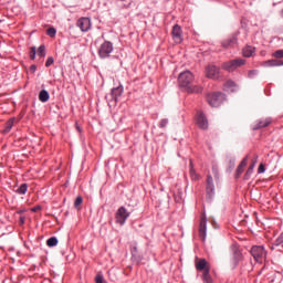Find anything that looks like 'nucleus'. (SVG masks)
Instances as JSON below:
<instances>
[{
    "mask_svg": "<svg viewBox=\"0 0 283 283\" xmlns=\"http://www.w3.org/2000/svg\"><path fill=\"white\" fill-rule=\"evenodd\" d=\"M193 73L185 71L179 74L178 82L180 87H184L188 94H202V86L191 85L193 83Z\"/></svg>",
    "mask_w": 283,
    "mask_h": 283,
    "instance_id": "f257e3e1",
    "label": "nucleus"
},
{
    "mask_svg": "<svg viewBox=\"0 0 283 283\" xmlns=\"http://www.w3.org/2000/svg\"><path fill=\"white\" fill-rule=\"evenodd\" d=\"M224 101H227V96L220 92L209 93L207 95V102L211 107H220Z\"/></svg>",
    "mask_w": 283,
    "mask_h": 283,
    "instance_id": "f03ea898",
    "label": "nucleus"
},
{
    "mask_svg": "<svg viewBox=\"0 0 283 283\" xmlns=\"http://www.w3.org/2000/svg\"><path fill=\"white\" fill-rule=\"evenodd\" d=\"M242 65H247V60L244 59H235L222 64V70L227 72H235L238 67H242Z\"/></svg>",
    "mask_w": 283,
    "mask_h": 283,
    "instance_id": "7ed1b4c3",
    "label": "nucleus"
},
{
    "mask_svg": "<svg viewBox=\"0 0 283 283\" xmlns=\"http://www.w3.org/2000/svg\"><path fill=\"white\" fill-rule=\"evenodd\" d=\"M232 256L230 259V264L232 269H235L240 262L243 260L242 250H240V247L233 244L231 245Z\"/></svg>",
    "mask_w": 283,
    "mask_h": 283,
    "instance_id": "20e7f679",
    "label": "nucleus"
},
{
    "mask_svg": "<svg viewBox=\"0 0 283 283\" xmlns=\"http://www.w3.org/2000/svg\"><path fill=\"white\" fill-rule=\"evenodd\" d=\"M112 52H114V44L109 41H105L98 49V56L101 59H109V54H112Z\"/></svg>",
    "mask_w": 283,
    "mask_h": 283,
    "instance_id": "39448f33",
    "label": "nucleus"
},
{
    "mask_svg": "<svg viewBox=\"0 0 283 283\" xmlns=\"http://www.w3.org/2000/svg\"><path fill=\"white\" fill-rule=\"evenodd\" d=\"M130 213L127 211L126 207H119L115 213V220L117 224H120V227H123V224H125V222H127V218H129Z\"/></svg>",
    "mask_w": 283,
    "mask_h": 283,
    "instance_id": "423d86ee",
    "label": "nucleus"
},
{
    "mask_svg": "<svg viewBox=\"0 0 283 283\" xmlns=\"http://www.w3.org/2000/svg\"><path fill=\"white\" fill-rule=\"evenodd\" d=\"M250 253L255 260V262H262V260L266 258V250H264L263 245L252 247Z\"/></svg>",
    "mask_w": 283,
    "mask_h": 283,
    "instance_id": "0eeeda50",
    "label": "nucleus"
},
{
    "mask_svg": "<svg viewBox=\"0 0 283 283\" xmlns=\"http://www.w3.org/2000/svg\"><path fill=\"white\" fill-rule=\"evenodd\" d=\"M196 123L199 129H209V119L201 111L197 112Z\"/></svg>",
    "mask_w": 283,
    "mask_h": 283,
    "instance_id": "6e6552de",
    "label": "nucleus"
},
{
    "mask_svg": "<svg viewBox=\"0 0 283 283\" xmlns=\"http://www.w3.org/2000/svg\"><path fill=\"white\" fill-rule=\"evenodd\" d=\"M199 237L205 242L207 240V214L201 213L200 224H199Z\"/></svg>",
    "mask_w": 283,
    "mask_h": 283,
    "instance_id": "1a4fd4ad",
    "label": "nucleus"
},
{
    "mask_svg": "<svg viewBox=\"0 0 283 283\" xmlns=\"http://www.w3.org/2000/svg\"><path fill=\"white\" fill-rule=\"evenodd\" d=\"M76 25L80 28L81 32H90L92 28V20L90 18H80Z\"/></svg>",
    "mask_w": 283,
    "mask_h": 283,
    "instance_id": "9d476101",
    "label": "nucleus"
},
{
    "mask_svg": "<svg viewBox=\"0 0 283 283\" xmlns=\"http://www.w3.org/2000/svg\"><path fill=\"white\" fill-rule=\"evenodd\" d=\"M221 45L224 48V50H231V48H235V45H238V33H233L230 38L223 40Z\"/></svg>",
    "mask_w": 283,
    "mask_h": 283,
    "instance_id": "9b49d317",
    "label": "nucleus"
},
{
    "mask_svg": "<svg viewBox=\"0 0 283 283\" xmlns=\"http://www.w3.org/2000/svg\"><path fill=\"white\" fill-rule=\"evenodd\" d=\"M171 34L175 43L180 44L182 42V28L180 25L175 24Z\"/></svg>",
    "mask_w": 283,
    "mask_h": 283,
    "instance_id": "f8f14e48",
    "label": "nucleus"
},
{
    "mask_svg": "<svg viewBox=\"0 0 283 283\" xmlns=\"http://www.w3.org/2000/svg\"><path fill=\"white\" fill-rule=\"evenodd\" d=\"M206 76L207 78H218L220 76V69L216 65H208L206 67Z\"/></svg>",
    "mask_w": 283,
    "mask_h": 283,
    "instance_id": "ddd939ff",
    "label": "nucleus"
},
{
    "mask_svg": "<svg viewBox=\"0 0 283 283\" xmlns=\"http://www.w3.org/2000/svg\"><path fill=\"white\" fill-rule=\"evenodd\" d=\"M195 266L198 271H203V273L207 272V269L211 271V265L207 262V259L196 260Z\"/></svg>",
    "mask_w": 283,
    "mask_h": 283,
    "instance_id": "4468645a",
    "label": "nucleus"
},
{
    "mask_svg": "<svg viewBox=\"0 0 283 283\" xmlns=\"http://www.w3.org/2000/svg\"><path fill=\"white\" fill-rule=\"evenodd\" d=\"M208 198H213L216 187L213 186V177L211 175L207 176V187H206Z\"/></svg>",
    "mask_w": 283,
    "mask_h": 283,
    "instance_id": "2eb2a0df",
    "label": "nucleus"
},
{
    "mask_svg": "<svg viewBox=\"0 0 283 283\" xmlns=\"http://www.w3.org/2000/svg\"><path fill=\"white\" fill-rule=\"evenodd\" d=\"M123 92H124L123 85H119L112 90L111 96L115 103H117L118 98L123 96Z\"/></svg>",
    "mask_w": 283,
    "mask_h": 283,
    "instance_id": "dca6fc26",
    "label": "nucleus"
},
{
    "mask_svg": "<svg viewBox=\"0 0 283 283\" xmlns=\"http://www.w3.org/2000/svg\"><path fill=\"white\" fill-rule=\"evenodd\" d=\"M271 125V118H265V119H259L256 123L253 125V129H262L264 127H269Z\"/></svg>",
    "mask_w": 283,
    "mask_h": 283,
    "instance_id": "f3484780",
    "label": "nucleus"
},
{
    "mask_svg": "<svg viewBox=\"0 0 283 283\" xmlns=\"http://www.w3.org/2000/svg\"><path fill=\"white\" fill-rule=\"evenodd\" d=\"M263 67H281L283 65L282 60H268L262 63Z\"/></svg>",
    "mask_w": 283,
    "mask_h": 283,
    "instance_id": "a211bd4d",
    "label": "nucleus"
},
{
    "mask_svg": "<svg viewBox=\"0 0 283 283\" xmlns=\"http://www.w3.org/2000/svg\"><path fill=\"white\" fill-rule=\"evenodd\" d=\"M19 123V120H17V117H11L6 124H4V129H3V134H10V132L12 130V127H14V124Z\"/></svg>",
    "mask_w": 283,
    "mask_h": 283,
    "instance_id": "6ab92c4d",
    "label": "nucleus"
},
{
    "mask_svg": "<svg viewBox=\"0 0 283 283\" xmlns=\"http://www.w3.org/2000/svg\"><path fill=\"white\" fill-rule=\"evenodd\" d=\"M243 56H245V59H251V56H253V54H255V48L248 45L243 48L242 51Z\"/></svg>",
    "mask_w": 283,
    "mask_h": 283,
    "instance_id": "aec40b11",
    "label": "nucleus"
},
{
    "mask_svg": "<svg viewBox=\"0 0 283 283\" xmlns=\"http://www.w3.org/2000/svg\"><path fill=\"white\" fill-rule=\"evenodd\" d=\"M249 160V157H245L242 159V161L239 164L238 168H237V178L239 176H242V174H244V167H247V163Z\"/></svg>",
    "mask_w": 283,
    "mask_h": 283,
    "instance_id": "412c9836",
    "label": "nucleus"
},
{
    "mask_svg": "<svg viewBox=\"0 0 283 283\" xmlns=\"http://www.w3.org/2000/svg\"><path fill=\"white\" fill-rule=\"evenodd\" d=\"M39 101L41 103H48L50 101V93H48L45 90H42L39 94Z\"/></svg>",
    "mask_w": 283,
    "mask_h": 283,
    "instance_id": "4be33fe9",
    "label": "nucleus"
},
{
    "mask_svg": "<svg viewBox=\"0 0 283 283\" xmlns=\"http://www.w3.org/2000/svg\"><path fill=\"white\" fill-rule=\"evenodd\" d=\"M189 174L191 180H198L199 176L196 174V169H193V160L189 161Z\"/></svg>",
    "mask_w": 283,
    "mask_h": 283,
    "instance_id": "5701e85b",
    "label": "nucleus"
},
{
    "mask_svg": "<svg viewBox=\"0 0 283 283\" xmlns=\"http://www.w3.org/2000/svg\"><path fill=\"white\" fill-rule=\"evenodd\" d=\"M17 193H19L20 196H25V193H28V184H22V185L17 189Z\"/></svg>",
    "mask_w": 283,
    "mask_h": 283,
    "instance_id": "b1692460",
    "label": "nucleus"
},
{
    "mask_svg": "<svg viewBox=\"0 0 283 283\" xmlns=\"http://www.w3.org/2000/svg\"><path fill=\"white\" fill-rule=\"evenodd\" d=\"M210 273H211V270L209 269H207L206 272H203V275H202L203 282L212 283Z\"/></svg>",
    "mask_w": 283,
    "mask_h": 283,
    "instance_id": "393cba45",
    "label": "nucleus"
},
{
    "mask_svg": "<svg viewBox=\"0 0 283 283\" xmlns=\"http://www.w3.org/2000/svg\"><path fill=\"white\" fill-rule=\"evenodd\" d=\"M46 244L49 247H56V244H59V239H56V237H51L46 240Z\"/></svg>",
    "mask_w": 283,
    "mask_h": 283,
    "instance_id": "a878e982",
    "label": "nucleus"
},
{
    "mask_svg": "<svg viewBox=\"0 0 283 283\" xmlns=\"http://www.w3.org/2000/svg\"><path fill=\"white\" fill-rule=\"evenodd\" d=\"M253 169H255V160H252V164L249 166L247 172H245V178H249L251 174H253Z\"/></svg>",
    "mask_w": 283,
    "mask_h": 283,
    "instance_id": "bb28decb",
    "label": "nucleus"
},
{
    "mask_svg": "<svg viewBox=\"0 0 283 283\" xmlns=\"http://www.w3.org/2000/svg\"><path fill=\"white\" fill-rule=\"evenodd\" d=\"M223 87L224 90H233V87H235V82L229 80L224 83Z\"/></svg>",
    "mask_w": 283,
    "mask_h": 283,
    "instance_id": "cd10ccee",
    "label": "nucleus"
},
{
    "mask_svg": "<svg viewBox=\"0 0 283 283\" xmlns=\"http://www.w3.org/2000/svg\"><path fill=\"white\" fill-rule=\"evenodd\" d=\"M48 36H51V39H54L56 36V29L55 28H49L46 30Z\"/></svg>",
    "mask_w": 283,
    "mask_h": 283,
    "instance_id": "c85d7f7f",
    "label": "nucleus"
},
{
    "mask_svg": "<svg viewBox=\"0 0 283 283\" xmlns=\"http://www.w3.org/2000/svg\"><path fill=\"white\" fill-rule=\"evenodd\" d=\"M45 45H40L38 49V56H41L42 59L45 57Z\"/></svg>",
    "mask_w": 283,
    "mask_h": 283,
    "instance_id": "c756f323",
    "label": "nucleus"
},
{
    "mask_svg": "<svg viewBox=\"0 0 283 283\" xmlns=\"http://www.w3.org/2000/svg\"><path fill=\"white\" fill-rule=\"evenodd\" d=\"M81 205H83V197L77 196L75 201H74L75 209H80Z\"/></svg>",
    "mask_w": 283,
    "mask_h": 283,
    "instance_id": "7c9ffc66",
    "label": "nucleus"
},
{
    "mask_svg": "<svg viewBox=\"0 0 283 283\" xmlns=\"http://www.w3.org/2000/svg\"><path fill=\"white\" fill-rule=\"evenodd\" d=\"M30 59L31 61H34V59H36V46L30 48Z\"/></svg>",
    "mask_w": 283,
    "mask_h": 283,
    "instance_id": "2f4dec72",
    "label": "nucleus"
},
{
    "mask_svg": "<svg viewBox=\"0 0 283 283\" xmlns=\"http://www.w3.org/2000/svg\"><path fill=\"white\" fill-rule=\"evenodd\" d=\"M274 247H283V233L275 240Z\"/></svg>",
    "mask_w": 283,
    "mask_h": 283,
    "instance_id": "473e14b6",
    "label": "nucleus"
},
{
    "mask_svg": "<svg viewBox=\"0 0 283 283\" xmlns=\"http://www.w3.org/2000/svg\"><path fill=\"white\" fill-rule=\"evenodd\" d=\"M272 56H274V59H283V50H277L275 51Z\"/></svg>",
    "mask_w": 283,
    "mask_h": 283,
    "instance_id": "72a5a7b5",
    "label": "nucleus"
},
{
    "mask_svg": "<svg viewBox=\"0 0 283 283\" xmlns=\"http://www.w3.org/2000/svg\"><path fill=\"white\" fill-rule=\"evenodd\" d=\"M50 65H54V57L52 56L48 57L45 62V67H50Z\"/></svg>",
    "mask_w": 283,
    "mask_h": 283,
    "instance_id": "f704fd0d",
    "label": "nucleus"
},
{
    "mask_svg": "<svg viewBox=\"0 0 283 283\" xmlns=\"http://www.w3.org/2000/svg\"><path fill=\"white\" fill-rule=\"evenodd\" d=\"M168 123H169V120L167 118H164L160 120L159 127H161V128L167 127Z\"/></svg>",
    "mask_w": 283,
    "mask_h": 283,
    "instance_id": "c9c22d12",
    "label": "nucleus"
},
{
    "mask_svg": "<svg viewBox=\"0 0 283 283\" xmlns=\"http://www.w3.org/2000/svg\"><path fill=\"white\" fill-rule=\"evenodd\" d=\"M95 282L96 283H105V280L103 279L102 274H97L96 277H95Z\"/></svg>",
    "mask_w": 283,
    "mask_h": 283,
    "instance_id": "e433bc0d",
    "label": "nucleus"
},
{
    "mask_svg": "<svg viewBox=\"0 0 283 283\" xmlns=\"http://www.w3.org/2000/svg\"><path fill=\"white\" fill-rule=\"evenodd\" d=\"M258 171L259 174H264V171H266L264 164H260Z\"/></svg>",
    "mask_w": 283,
    "mask_h": 283,
    "instance_id": "4c0bfd02",
    "label": "nucleus"
},
{
    "mask_svg": "<svg viewBox=\"0 0 283 283\" xmlns=\"http://www.w3.org/2000/svg\"><path fill=\"white\" fill-rule=\"evenodd\" d=\"M254 74H258V71H249L248 76H249L250 78H252V77L254 76Z\"/></svg>",
    "mask_w": 283,
    "mask_h": 283,
    "instance_id": "58836bf2",
    "label": "nucleus"
},
{
    "mask_svg": "<svg viewBox=\"0 0 283 283\" xmlns=\"http://www.w3.org/2000/svg\"><path fill=\"white\" fill-rule=\"evenodd\" d=\"M30 72H32V74H34V72H36V65L32 64L30 66Z\"/></svg>",
    "mask_w": 283,
    "mask_h": 283,
    "instance_id": "ea45409f",
    "label": "nucleus"
},
{
    "mask_svg": "<svg viewBox=\"0 0 283 283\" xmlns=\"http://www.w3.org/2000/svg\"><path fill=\"white\" fill-rule=\"evenodd\" d=\"M19 223L20 224H25V217H20L19 218Z\"/></svg>",
    "mask_w": 283,
    "mask_h": 283,
    "instance_id": "a19ab883",
    "label": "nucleus"
},
{
    "mask_svg": "<svg viewBox=\"0 0 283 283\" xmlns=\"http://www.w3.org/2000/svg\"><path fill=\"white\" fill-rule=\"evenodd\" d=\"M40 209H41V207L38 206V207L32 208V211H33L34 213H36V211H39Z\"/></svg>",
    "mask_w": 283,
    "mask_h": 283,
    "instance_id": "79ce46f5",
    "label": "nucleus"
},
{
    "mask_svg": "<svg viewBox=\"0 0 283 283\" xmlns=\"http://www.w3.org/2000/svg\"><path fill=\"white\" fill-rule=\"evenodd\" d=\"M132 253H133V254H134V253H138V248L133 247V249H132Z\"/></svg>",
    "mask_w": 283,
    "mask_h": 283,
    "instance_id": "37998d69",
    "label": "nucleus"
},
{
    "mask_svg": "<svg viewBox=\"0 0 283 283\" xmlns=\"http://www.w3.org/2000/svg\"><path fill=\"white\" fill-rule=\"evenodd\" d=\"M76 129H77V132H80V134H81V132H83L80 126H76Z\"/></svg>",
    "mask_w": 283,
    "mask_h": 283,
    "instance_id": "c03bdc74",
    "label": "nucleus"
},
{
    "mask_svg": "<svg viewBox=\"0 0 283 283\" xmlns=\"http://www.w3.org/2000/svg\"><path fill=\"white\" fill-rule=\"evenodd\" d=\"M281 17L283 18V9L281 10Z\"/></svg>",
    "mask_w": 283,
    "mask_h": 283,
    "instance_id": "a18cd8bd",
    "label": "nucleus"
}]
</instances>
